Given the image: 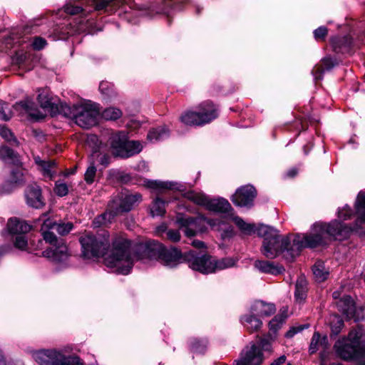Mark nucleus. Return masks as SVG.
Segmentation results:
<instances>
[{
    "label": "nucleus",
    "instance_id": "nucleus-62",
    "mask_svg": "<svg viewBox=\"0 0 365 365\" xmlns=\"http://www.w3.org/2000/svg\"><path fill=\"white\" fill-rule=\"evenodd\" d=\"M192 245L193 247L197 248H202L205 247L204 242L200 240H193Z\"/></svg>",
    "mask_w": 365,
    "mask_h": 365
},
{
    "label": "nucleus",
    "instance_id": "nucleus-56",
    "mask_svg": "<svg viewBox=\"0 0 365 365\" xmlns=\"http://www.w3.org/2000/svg\"><path fill=\"white\" fill-rule=\"evenodd\" d=\"M93 158H98L99 163L104 166H108L110 163V157L108 154H101L97 153L95 156H93Z\"/></svg>",
    "mask_w": 365,
    "mask_h": 365
},
{
    "label": "nucleus",
    "instance_id": "nucleus-28",
    "mask_svg": "<svg viewBox=\"0 0 365 365\" xmlns=\"http://www.w3.org/2000/svg\"><path fill=\"white\" fill-rule=\"evenodd\" d=\"M143 149V145L139 141L128 140V137L126 138V142L123 150H120V156L121 158H129L135 154L139 153Z\"/></svg>",
    "mask_w": 365,
    "mask_h": 365
},
{
    "label": "nucleus",
    "instance_id": "nucleus-33",
    "mask_svg": "<svg viewBox=\"0 0 365 365\" xmlns=\"http://www.w3.org/2000/svg\"><path fill=\"white\" fill-rule=\"evenodd\" d=\"M169 135V130L165 127L158 128L150 130L148 134V139L150 142L162 140Z\"/></svg>",
    "mask_w": 365,
    "mask_h": 365
},
{
    "label": "nucleus",
    "instance_id": "nucleus-54",
    "mask_svg": "<svg viewBox=\"0 0 365 365\" xmlns=\"http://www.w3.org/2000/svg\"><path fill=\"white\" fill-rule=\"evenodd\" d=\"M328 30L325 26H320L314 31L316 39H323L327 34Z\"/></svg>",
    "mask_w": 365,
    "mask_h": 365
},
{
    "label": "nucleus",
    "instance_id": "nucleus-53",
    "mask_svg": "<svg viewBox=\"0 0 365 365\" xmlns=\"http://www.w3.org/2000/svg\"><path fill=\"white\" fill-rule=\"evenodd\" d=\"M166 235L168 239L173 242H177L180 240V234L178 230H169Z\"/></svg>",
    "mask_w": 365,
    "mask_h": 365
},
{
    "label": "nucleus",
    "instance_id": "nucleus-39",
    "mask_svg": "<svg viewBox=\"0 0 365 365\" xmlns=\"http://www.w3.org/2000/svg\"><path fill=\"white\" fill-rule=\"evenodd\" d=\"M102 118L107 120H115L122 116V112L117 108L110 107L101 113Z\"/></svg>",
    "mask_w": 365,
    "mask_h": 365
},
{
    "label": "nucleus",
    "instance_id": "nucleus-13",
    "mask_svg": "<svg viewBox=\"0 0 365 365\" xmlns=\"http://www.w3.org/2000/svg\"><path fill=\"white\" fill-rule=\"evenodd\" d=\"M263 361L261 349L253 344L242 351L236 365H260Z\"/></svg>",
    "mask_w": 365,
    "mask_h": 365
},
{
    "label": "nucleus",
    "instance_id": "nucleus-46",
    "mask_svg": "<svg viewBox=\"0 0 365 365\" xmlns=\"http://www.w3.org/2000/svg\"><path fill=\"white\" fill-rule=\"evenodd\" d=\"M339 41V39L337 38H334L331 39V43L333 44V46L334 47V49L339 48H344L347 49L349 48L352 43V41L350 38L345 37L343 39V42L341 43Z\"/></svg>",
    "mask_w": 365,
    "mask_h": 365
},
{
    "label": "nucleus",
    "instance_id": "nucleus-29",
    "mask_svg": "<svg viewBox=\"0 0 365 365\" xmlns=\"http://www.w3.org/2000/svg\"><path fill=\"white\" fill-rule=\"evenodd\" d=\"M256 314H247L241 317L242 325L250 332L258 331L262 325V321L255 317Z\"/></svg>",
    "mask_w": 365,
    "mask_h": 365
},
{
    "label": "nucleus",
    "instance_id": "nucleus-61",
    "mask_svg": "<svg viewBox=\"0 0 365 365\" xmlns=\"http://www.w3.org/2000/svg\"><path fill=\"white\" fill-rule=\"evenodd\" d=\"M286 361V357L284 355L279 356L278 359L274 360L270 365H281L284 364Z\"/></svg>",
    "mask_w": 365,
    "mask_h": 365
},
{
    "label": "nucleus",
    "instance_id": "nucleus-48",
    "mask_svg": "<svg viewBox=\"0 0 365 365\" xmlns=\"http://www.w3.org/2000/svg\"><path fill=\"white\" fill-rule=\"evenodd\" d=\"M55 193L59 197H63L68 192V187L66 183L57 182L54 187Z\"/></svg>",
    "mask_w": 365,
    "mask_h": 365
},
{
    "label": "nucleus",
    "instance_id": "nucleus-9",
    "mask_svg": "<svg viewBox=\"0 0 365 365\" xmlns=\"http://www.w3.org/2000/svg\"><path fill=\"white\" fill-rule=\"evenodd\" d=\"M142 200L140 194L120 193L114 197L108 204L109 211L113 215L130 211Z\"/></svg>",
    "mask_w": 365,
    "mask_h": 365
},
{
    "label": "nucleus",
    "instance_id": "nucleus-5",
    "mask_svg": "<svg viewBox=\"0 0 365 365\" xmlns=\"http://www.w3.org/2000/svg\"><path fill=\"white\" fill-rule=\"evenodd\" d=\"M334 348L344 360H361L359 365H365V328L359 326L353 329L347 337L337 340Z\"/></svg>",
    "mask_w": 365,
    "mask_h": 365
},
{
    "label": "nucleus",
    "instance_id": "nucleus-50",
    "mask_svg": "<svg viewBox=\"0 0 365 365\" xmlns=\"http://www.w3.org/2000/svg\"><path fill=\"white\" fill-rule=\"evenodd\" d=\"M27 58H28L27 53L21 51L16 52V53L12 58V61H13V63L21 66L26 61Z\"/></svg>",
    "mask_w": 365,
    "mask_h": 365
},
{
    "label": "nucleus",
    "instance_id": "nucleus-15",
    "mask_svg": "<svg viewBox=\"0 0 365 365\" xmlns=\"http://www.w3.org/2000/svg\"><path fill=\"white\" fill-rule=\"evenodd\" d=\"M37 99L45 113H50L51 115L62 113L61 108V104L62 103L58 105L57 100L51 96L48 90L44 89L39 91Z\"/></svg>",
    "mask_w": 365,
    "mask_h": 365
},
{
    "label": "nucleus",
    "instance_id": "nucleus-23",
    "mask_svg": "<svg viewBox=\"0 0 365 365\" xmlns=\"http://www.w3.org/2000/svg\"><path fill=\"white\" fill-rule=\"evenodd\" d=\"M127 133L125 131H118L111 135L109 138L110 147L113 150V153L115 156H120V150H123L125 146L127 138Z\"/></svg>",
    "mask_w": 365,
    "mask_h": 365
},
{
    "label": "nucleus",
    "instance_id": "nucleus-32",
    "mask_svg": "<svg viewBox=\"0 0 365 365\" xmlns=\"http://www.w3.org/2000/svg\"><path fill=\"white\" fill-rule=\"evenodd\" d=\"M185 197L194 203L206 207L209 197L203 193L195 191H188L184 194Z\"/></svg>",
    "mask_w": 365,
    "mask_h": 365
},
{
    "label": "nucleus",
    "instance_id": "nucleus-64",
    "mask_svg": "<svg viewBox=\"0 0 365 365\" xmlns=\"http://www.w3.org/2000/svg\"><path fill=\"white\" fill-rule=\"evenodd\" d=\"M333 298L338 301L340 298H342L341 294L339 291H334L332 294Z\"/></svg>",
    "mask_w": 365,
    "mask_h": 365
},
{
    "label": "nucleus",
    "instance_id": "nucleus-19",
    "mask_svg": "<svg viewBox=\"0 0 365 365\" xmlns=\"http://www.w3.org/2000/svg\"><path fill=\"white\" fill-rule=\"evenodd\" d=\"M206 208L210 211L225 214V220L229 217L233 209L232 208L230 202L223 198L219 199H208Z\"/></svg>",
    "mask_w": 365,
    "mask_h": 365
},
{
    "label": "nucleus",
    "instance_id": "nucleus-44",
    "mask_svg": "<svg viewBox=\"0 0 365 365\" xmlns=\"http://www.w3.org/2000/svg\"><path fill=\"white\" fill-rule=\"evenodd\" d=\"M99 90L103 94L108 97H112L115 95V91L113 89V86L108 82H101L99 85Z\"/></svg>",
    "mask_w": 365,
    "mask_h": 365
},
{
    "label": "nucleus",
    "instance_id": "nucleus-51",
    "mask_svg": "<svg viewBox=\"0 0 365 365\" xmlns=\"http://www.w3.org/2000/svg\"><path fill=\"white\" fill-rule=\"evenodd\" d=\"M0 135L7 141H16L11 130L4 126H0Z\"/></svg>",
    "mask_w": 365,
    "mask_h": 365
},
{
    "label": "nucleus",
    "instance_id": "nucleus-12",
    "mask_svg": "<svg viewBox=\"0 0 365 365\" xmlns=\"http://www.w3.org/2000/svg\"><path fill=\"white\" fill-rule=\"evenodd\" d=\"M93 8L96 11L106 13H115L118 9L128 5L133 8L132 0H90Z\"/></svg>",
    "mask_w": 365,
    "mask_h": 365
},
{
    "label": "nucleus",
    "instance_id": "nucleus-52",
    "mask_svg": "<svg viewBox=\"0 0 365 365\" xmlns=\"http://www.w3.org/2000/svg\"><path fill=\"white\" fill-rule=\"evenodd\" d=\"M64 10L67 14L75 15L82 12L83 9L81 6H75L71 4H67L64 7Z\"/></svg>",
    "mask_w": 365,
    "mask_h": 365
},
{
    "label": "nucleus",
    "instance_id": "nucleus-1",
    "mask_svg": "<svg viewBox=\"0 0 365 365\" xmlns=\"http://www.w3.org/2000/svg\"><path fill=\"white\" fill-rule=\"evenodd\" d=\"M356 220L353 227L337 220L329 224L315 223L309 235H297L292 245L289 247L290 241L287 236H281L279 231L268 225H260L257 235L264 238L262 253L269 259H274L279 254L286 252L287 258L293 259L299 255V251L305 247H316L326 244L328 239L334 237L342 240L351 232L365 230V193L360 192L355 202Z\"/></svg>",
    "mask_w": 365,
    "mask_h": 365
},
{
    "label": "nucleus",
    "instance_id": "nucleus-27",
    "mask_svg": "<svg viewBox=\"0 0 365 365\" xmlns=\"http://www.w3.org/2000/svg\"><path fill=\"white\" fill-rule=\"evenodd\" d=\"M52 230H54L52 226V220L50 219L45 220L41 228V234L43 240L53 246L58 245L59 240H63L58 239Z\"/></svg>",
    "mask_w": 365,
    "mask_h": 365
},
{
    "label": "nucleus",
    "instance_id": "nucleus-21",
    "mask_svg": "<svg viewBox=\"0 0 365 365\" xmlns=\"http://www.w3.org/2000/svg\"><path fill=\"white\" fill-rule=\"evenodd\" d=\"M13 108L15 111L25 113L36 119L43 118L46 115V113L36 110L34 103L28 100L16 103Z\"/></svg>",
    "mask_w": 365,
    "mask_h": 365
},
{
    "label": "nucleus",
    "instance_id": "nucleus-7",
    "mask_svg": "<svg viewBox=\"0 0 365 365\" xmlns=\"http://www.w3.org/2000/svg\"><path fill=\"white\" fill-rule=\"evenodd\" d=\"M217 109L210 101H205L199 106L198 111H188L180 116L182 123L187 125H202L217 117Z\"/></svg>",
    "mask_w": 365,
    "mask_h": 365
},
{
    "label": "nucleus",
    "instance_id": "nucleus-17",
    "mask_svg": "<svg viewBox=\"0 0 365 365\" xmlns=\"http://www.w3.org/2000/svg\"><path fill=\"white\" fill-rule=\"evenodd\" d=\"M25 197L27 205L30 207L40 209L44 205L41 190L40 187L36 184L27 187L25 191Z\"/></svg>",
    "mask_w": 365,
    "mask_h": 365
},
{
    "label": "nucleus",
    "instance_id": "nucleus-57",
    "mask_svg": "<svg viewBox=\"0 0 365 365\" xmlns=\"http://www.w3.org/2000/svg\"><path fill=\"white\" fill-rule=\"evenodd\" d=\"M319 345V349H322L324 351H326L329 349V344L328 342V338L327 336H321Z\"/></svg>",
    "mask_w": 365,
    "mask_h": 365
},
{
    "label": "nucleus",
    "instance_id": "nucleus-40",
    "mask_svg": "<svg viewBox=\"0 0 365 365\" xmlns=\"http://www.w3.org/2000/svg\"><path fill=\"white\" fill-rule=\"evenodd\" d=\"M282 314L281 315L276 316L269 322V328L271 330L276 331L281 325L284 323L285 319L287 318L286 313L287 312V308L283 307L282 309Z\"/></svg>",
    "mask_w": 365,
    "mask_h": 365
},
{
    "label": "nucleus",
    "instance_id": "nucleus-47",
    "mask_svg": "<svg viewBox=\"0 0 365 365\" xmlns=\"http://www.w3.org/2000/svg\"><path fill=\"white\" fill-rule=\"evenodd\" d=\"M13 115V113L9 109L8 105L0 102V119L9 120Z\"/></svg>",
    "mask_w": 365,
    "mask_h": 365
},
{
    "label": "nucleus",
    "instance_id": "nucleus-34",
    "mask_svg": "<svg viewBox=\"0 0 365 365\" xmlns=\"http://www.w3.org/2000/svg\"><path fill=\"white\" fill-rule=\"evenodd\" d=\"M312 271L316 280L318 282L324 281L329 275V272L322 262H316L312 267Z\"/></svg>",
    "mask_w": 365,
    "mask_h": 365
},
{
    "label": "nucleus",
    "instance_id": "nucleus-38",
    "mask_svg": "<svg viewBox=\"0 0 365 365\" xmlns=\"http://www.w3.org/2000/svg\"><path fill=\"white\" fill-rule=\"evenodd\" d=\"M329 323L331 334L334 335L339 334L344 327V321L338 315H332L330 317Z\"/></svg>",
    "mask_w": 365,
    "mask_h": 365
},
{
    "label": "nucleus",
    "instance_id": "nucleus-26",
    "mask_svg": "<svg viewBox=\"0 0 365 365\" xmlns=\"http://www.w3.org/2000/svg\"><path fill=\"white\" fill-rule=\"evenodd\" d=\"M255 267L262 272L272 274H278L284 270L283 267L278 266L273 262L265 260L256 261Z\"/></svg>",
    "mask_w": 365,
    "mask_h": 365
},
{
    "label": "nucleus",
    "instance_id": "nucleus-41",
    "mask_svg": "<svg viewBox=\"0 0 365 365\" xmlns=\"http://www.w3.org/2000/svg\"><path fill=\"white\" fill-rule=\"evenodd\" d=\"M52 226L53 227V230H56L61 235H67L73 229V227L71 222L57 224L53 220Z\"/></svg>",
    "mask_w": 365,
    "mask_h": 365
},
{
    "label": "nucleus",
    "instance_id": "nucleus-14",
    "mask_svg": "<svg viewBox=\"0 0 365 365\" xmlns=\"http://www.w3.org/2000/svg\"><path fill=\"white\" fill-rule=\"evenodd\" d=\"M71 255L68 247L63 240H59L58 245H54L43 252V256L56 262L66 261Z\"/></svg>",
    "mask_w": 365,
    "mask_h": 365
},
{
    "label": "nucleus",
    "instance_id": "nucleus-31",
    "mask_svg": "<svg viewBox=\"0 0 365 365\" xmlns=\"http://www.w3.org/2000/svg\"><path fill=\"white\" fill-rule=\"evenodd\" d=\"M0 159L6 163L18 165L19 160L16 153L6 146L0 147Z\"/></svg>",
    "mask_w": 365,
    "mask_h": 365
},
{
    "label": "nucleus",
    "instance_id": "nucleus-6",
    "mask_svg": "<svg viewBox=\"0 0 365 365\" xmlns=\"http://www.w3.org/2000/svg\"><path fill=\"white\" fill-rule=\"evenodd\" d=\"M61 112L66 117L73 118L75 123L83 128H89L97 124L99 108L97 104L91 101H82L70 106L61 104Z\"/></svg>",
    "mask_w": 365,
    "mask_h": 365
},
{
    "label": "nucleus",
    "instance_id": "nucleus-3",
    "mask_svg": "<svg viewBox=\"0 0 365 365\" xmlns=\"http://www.w3.org/2000/svg\"><path fill=\"white\" fill-rule=\"evenodd\" d=\"M187 262L189 267L202 274L213 273L219 270L233 267L236 260L232 257H225L217 259L210 255L197 256L194 252L182 255L175 247L163 248L160 259L161 264L169 267H173L182 262Z\"/></svg>",
    "mask_w": 365,
    "mask_h": 365
},
{
    "label": "nucleus",
    "instance_id": "nucleus-63",
    "mask_svg": "<svg viewBox=\"0 0 365 365\" xmlns=\"http://www.w3.org/2000/svg\"><path fill=\"white\" fill-rule=\"evenodd\" d=\"M11 250L9 246H2L0 247V257L3 256L4 254L7 253Z\"/></svg>",
    "mask_w": 365,
    "mask_h": 365
},
{
    "label": "nucleus",
    "instance_id": "nucleus-8",
    "mask_svg": "<svg viewBox=\"0 0 365 365\" xmlns=\"http://www.w3.org/2000/svg\"><path fill=\"white\" fill-rule=\"evenodd\" d=\"M32 356L40 365H82L79 358L67 356L57 350L36 351Z\"/></svg>",
    "mask_w": 365,
    "mask_h": 365
},
{
    "label": "nucleus",
    "instance_id": "nucleus-60",
    "mask_svg": "<svg viewBox=\"0 0 365 365\" xmlns=\"http://www.w3.org/2000/svg\"><path fill=\"white\" fill-rule=\"evenodd\" d=\"M259 346L264 350H269L270 344L267 339H262L259 342Z\"/></svg>",
    "mask_w": 365,
    "mask_h": 365
},
{
    "label": "nucleus",
    "instance_id": "nucleus-30",
    "mask_svg": "<svg viewBox=\"0 0 365 365\" xmlns=\"http://www.w3.org/2000/svg\"><path fill=\"white\" fill-rule=\"evenodd\" d=\"M307 282L304 276H300L298 277L296 285H295V292L294 297L296 301L299 302H303L307 297Z\"/></svg>",
    "mask_w": 365,
    "mask_h": 365
},
{
    "label": "nucleus",
    "instance_id": "nucleus-20",
    "mask_svg": "<svg viewBox=\"0 0 365 365\" xmlns=\"http://www.w3.org/2000/svg\"><path fill=\"white\" fill-rule=\"evenodd\" d=\"M24 181V173L20 167H16L11 172L10 179L0 187V194H8L14 187Z\"/></svg>",
    "mask_w": 365,
    "mask_h": 365
},
{
    "label": "nucleus",
    "instance_id": "nucleus-18",
    "mask_svg": "<svg viewBox=\"0 0 365 365\" xmlns=\"http://www.w3.org/2000/svg\"><path fill=\"white\" fill-rule=\"evenodd\" d=\"M147 187L156 190L158 192H163L166 190L183 191L185 190L184 185L178 182L173 181H160V180H149L145 181L144 184Z\"/></svg>",
    "mask_w": 365,
    "mask_h": 365
},
{
    "label": "nucleus",
    "instance_id": "nucleus-25",
    "mask_svg": "<svg viewBox=\"0 0 365 365\" xmlns=\"http://www.w3.org/2000/svg\"><path fill=\"white\" fill-rule=\"evenodd\" d=\"M7 229L11 234H25L31 230V226L24 220L10 218L7 222Z\"/></svg>",
    "mask_w": 365,
    "mask_h": 365
},
{
    "label": "nucleus",
    "instance_id": "nucleus-43",
    "mask_svg": "<svg viewBox=\"0 0 365 365\" xmlns=\"http://www.w3.org/2000/svg\"><path fill=\"white\" fill-rule=\"evenodd\" d=\"M96 172L97 169L94 165V163H91L84 174V180L87 184H92L95 181Z\"/></svg>",
    "mask_w": 365,
    "mask_h": 365
},
{
    "label": "nucleus",
    "instance_id": "nucleus-22",
    "mask_svg": "<svg viewBox=\"0 0 365 365\" xmlns=\"http://www.w3.org/2000/svg\"><path fill=\"white\" fill-rule=\"evenodd\" d=\"M34 161L38 169L41 172L42 175L51 179L56 173V165L54 160H42L39 156H34Z\"/></svg>",
    "mask_w": 365,
    "mask_h": 365
},
{
    "label": "nucleus",
    "instance_id": "nucleus-55",
    "mask_svg": "<svg viewBox=\"0 0 365 365\" xmlns=\"http://www.w3.org/2000/svg\"><path fill=\"white\" fill-rule=\"evenodd\" d=\"M46 44L45 39L41 37H36L32 43V46L36 50L42 49Z\"/></svg>",
    "mask_w": 365,
    "mask_h": 365
},
{
    "label": "nucleus",
    "instance_id": "nucleus-4",
    "mask_svg": "<svg viewBox=\"0 0 365 365\" xmlns=\"http://www.w3.org/2000/svg\"><path fill=\"white\" fill-rule=\"evenodd\" d=\"M232 220L243 232L250 233L253 231L254 226L245 222L241 217L235 216L233 211L229 214L226 220L220 219H209L202 215L192 217L183 215L177 216L176 222L180 228L183 230L185 235L193 237L198 232H202L206 230V225L212 230L220 232L222 238L230 237L232 235V227L227 225V222Z\"/></svg>",
    "mask_w": 365,
    "mask_h": 365
},
{
    "label": "nucleus",
    "instance_id": "nucleus-24",
    "mask_svg": "<svg viewBox=\"0 0 365 365\" xmlns=\"http://www.w3.org/2000/svg\"><path fill=\"white\" fill-rule=\"evenodd\" d=\"M276 309L273 304L256 301L251 306V313L259 317H269L274 313Z\"/></svg>",
    "mask_w": 365,
    "mask_h": 365
},
{
    "label": "nucleus",
    "instance_id": "nucleus-59",
    "mask_svg": "<svg viewBox=\"0 0 365 365\" xmlns=\"http://www.w3.org/2000/svg\"><path fill=\"white\" fill-rule=\"evenodd\" d=\"M205 347L206 346L205 344L198 346V342H196L192 344V349L195 352L202 353L205 351Z\"/></svg>",
    "mask_w": 365,
    "mask_h": 365
},
{
    "label": "nucleus",
    "instance_id": "nucleus-36",
    "mask_svg": "<svg viewBox=\"0 0 365 365\" xmlns=\"http://www.w3.org/2000/svg\"><path fill=\"white\" fill-rule=\"evenodd\" d=\"M324 68H314L312 71V73L316 79H320L324 70H329L336 65L335 61L331 58H325L323 59Z\"/></svg>",
    "mask_w": 365,
    "mask_h": 365
},
{
    "label": "nucleus",
    "instance_id": "nucleus-37",
    "mask_svg": "<svg viewBox=\"0 0 365 365\" xmlns=\"http://www.w3.org/2000/svg\"><path fill=\"white\" fill-rule=\"evenodd\" d=\"M86 144L93 150V156L102 149V143L96 135L91 134L87 136Z\"/></svg>",
    "mask_w": 365,
    "mask_h": 365
},
{
    "label": "nucleus",
    "instance_id": "nucleus-35",
    "mask_svg": "<svg viewBox=\"0 0 365 365\" xmlns=\"http://www.w3.org/2000/svg\"><path fill=\"white\" fill-rule=\"evenodd\" d=\"M165 213V202L157 197L150 205V214L153 217L163 216Z\"/></svg>",
    "mask_w": 365,
    "mask_h": 365
},
{
    "label": "nucleus",
    "instance_id": "nucleus-10",
    "mask_svg": "<svg viewBox=\"0 0 365 365\" xmlns=\"http://www.w3.org/2000/svg\"><path fill=\"white\" fill-rule=\"evenodd\" d=\"M164 247L155 241H149L139 245L137 250V259L147 263L153 260L160 259Z\"/></svg>",
    "mask_w": 365,
    "mask_h": 365
},
{
    "label": "nucleus",
    "instance_id": "nucleus-45",
    "mask_svg": "<svg viewBox=\"0 0 365 365\" xmlns=\"http://www.w3.org/2000/svg\"><path fill=\"white\" fill-rule=\"evenodd\" d=\"M321 335L319 332L314 333L309 344V352L314 354L319 349Z\"/></svg>",
    "mask_w": 365,
    "mask_h": 365
},
{
    "label": "nucleus",
    "instance_id": "nucleus-58",
    "mask_svg": "<svg viewBox=\"0 0 365 365\" xmlns=\"http://www.w3.org/2000/svg\"><path fill=\"white\" fill-rule=\"evenodd\" d=\"M302 328L301 327H292L285 334V336L287 338H291L294 336L296 334L301 331Z\"/></svg>",
    "mask_w": 365,
    "mask_h": 365
},
{
    "label": "nucleus",
    "instance_id": "nucleus-42",
    "mask_svg": "<svg viewBox=\"0 0 365 365\" xmlns=\"http://www.w3.org/2000/svg\"><path fill=\"white\" fill-rule=\"evenodd\" d=\"M15 237L14 245L19 250L26 251L29 248V242L27 237L24 234H17Z\"/></svg>",
    "mask_w": 365,
    "mask_h": 365
},
{
    "label": "nucleus",
    "instance_id": "nucleus-11",
    "mask_svg": "<svg viewBox=\"0 0 365 365\" xmlns=\"http://www.w3.org/2000/svg\"><path fill=\"white\" fill-rule=\"evenodd\" d=\"M257 195L255 188L250 185H245L236 190L231 200L238 207H251Z\"/></svg>",
    "mask_w": 365,
    "mask_h": 365
},
{
    "label": "nucleus",
    "instance_id": "nucleus-16",
    "mask_svg": "<svg viewBox=\"0 0 365 365\" xmlns=\"http://www.w3.org/2000/svg\"><path fill=\"white\" fill-rule=\"evenodd\" d=\"M336 304L339 310L349 318L353 317L358 320L364 317L363 314H358V309H356L354 302L350 296L343 295L342 298L336 301Z\"/></svg>",
    "mask_w": 365,
    "mask_h": 365
},
{
    "label": "nucleus",
    "instance_id": "nucleus-49",
    "mask_svg": "<svg viewBox=\"0 0 365 365\" xmlns=\"http://www.w3.org/2000/svg\"><path fill=\"white\" fill-rule=\"evenodd\" d=\"M353 215L351 209L347 205L340 208L338 211V217L341 220H346Z\"/></svg>",
    "mask_w": 365,
    "mask_h": 365
},
{
    "label": "nucleus",
    "instance_id": "nucleus-2",
    "mask_svg": "<svg viewBox=\"0 0 365 365\" xmlns=\"http://www.w3.org/2000/svg\"><path fill=\"white\" fill-rule=\"evenodd\" d=\"M79 242L85 258L103 256L105 265L118 273L128 274L133 266L131 242L123 235L114 238L110 249H108L110 240L106 231L97 235L86 232L80 237Z\"/></svg>",
    "mask_w": 365,
    "mask_h": 365
}]
</instances>
